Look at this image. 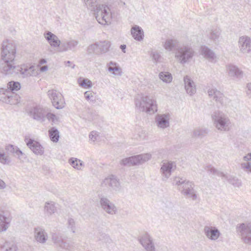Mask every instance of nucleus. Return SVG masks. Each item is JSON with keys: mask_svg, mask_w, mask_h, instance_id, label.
Returning <instances> with one entry per match:
<instances>
[{"mask_svg": "<svg viewBox=\"0 0 251 251\" xmlns=\"http://www.w3.org/2000/svg\"><path fill=\"white\" fill-rule=\"evenodd\" d=\"M35 67L31 66L29 67L27 66H20V71H18V75L20 74L23 77L32 75H36L37 72L36 71Z\"/></svg>", "mask_w": 251, "mask_h": 251, "instance_id": "c85d7f7f", "label": "nucleus"}, {"mask_svg": "<svg viewBox=\"0 0 251 251\" xmlns=\"http://www.w3.org/2000/svg\"><path fill=\"white\" fill-rule=\"evenodd\" d=\"M207 93L210 98L213 99L217 104L226 107H229L231 109H236L238 106V102L235 100H231L225 97L222 93L218 90L216 88H209Z\"/></svg>", "mask_w": 251, "mask_h": 251, "instance_id": "7ed1b4c3", "label": "nucleus"}, {"mask_svg": "<svg viewBox=\"0 0 251 251\" xmlns=\"http://www.w3.org/2000/svg\"><path fill=\"white\" fill-rule=\"evenodd\" d=\"M133 38L136 41H141L144 39V31L141 27L137 25L133 26L130 30Z\"/></svg>", "mask_w": 251, "mask_h": 251, "instance_id": "c756f323", "label": "nucleus"}, {"mask_svg": "<svg viewBox=\"0 0 251 251\" xmlns=\"http://www.w3.org/2000/svg\"><path fill=\"white\" fill-rule=\"evenodd\" d=\"M203 232L205 236L212 241L217 240L221 235L219 230L216 227L211 226H205Z\"/></svg>", "mask_w": 251, "mask_h": 251, "instance_id": "a211bd4d", "label": "nucleus"}, {"mask_svg": "<svg viewBox=\"0 0 251 251\" xmlns=\"http://www.w3.org/2000/svg\"><path fill=\"white\" fill-rule=\"evenodd\" d=\"M194 184L192 182L187 180L179 191L183 195L191 198L193 200H196L197 196L194 189Z\"/></svg>", "mask_w": 251, "mask_h": 251, "instance_id": "dca6fc26", "label": "nucleus"}, {"mask_svg": "<svg viewBox=\"0 0 251 251\" xmlns=\"http://www.w3.org/2000/svg\"><path fill=\"white\" fill-rule=\"evenodd\" d=\"M52 240L57 246L59 247L63 239L61 234L54 233L52 234Z\"/></svg>", "mask_w": 251, "mask_h": 251, "instance_id": "09e8293b", "label": "nucleus"}, {"mask_svg": "<svg viewBox=\"0 0 251 251\" xmlns=\"http://www.w3.org/2000/svg\"><path fill=\"white\" fill-rule=\"evenodd\" d=\"M147 132L146 131L141 127H137L135 128L133 137L138 140H145L147 139Z\"/></svg>", "mask_w": 251, "mask_h": 251, "instance_id": "2f4dec72", "label": "nucleus"}, {"mask_svg": "<svg viewBox=\"0 0 251 251\" xmlns=\"http://www.w3.org/2000/svg\"><path fill=\"white\" fill-rule=\"evenodd\" d=\"M34 238L35 241L42 244H45L48 239V235L45 229L42 226L34 228Z\"/></svg>", "mask_w": 251, "mask_h": 251, "instance_id": "f3484780", "label": "nucleus"}, {"mask_svg": "<svg viewBox=\"0 0 251 251\" xmlns=\"http://www.w3.org/2000/svg\"><path fill=\"white\" fill-rule=\"evenodd\" d=\"M48 95L51 100L52 105L57 109H62L65 105L64 99L61 93L55 90L48 91Z\"/></svg>", "mask_w": 251, "mask_h": 251, "instance_id": "9d476101", "label": "nucleus"}, {"mask_svg": "<svg viewBox=\"0 0 251 251\" xmlns=\"http://www.w3.org/2000/svg\"><path fill=\"white\" fill-rule=\"evenodd\" d=\"M17 96L7 89H0V100L6 103L15 104L18 102Z\"/></svg>", "mask_w": 251, "mask_h": 251, "instance_id": "ddd939ff", "label": "nucleus"}, {"mask_svg": "<svg viewBox=\"0 0 251 251\" xmlns=\"http://www.w3.org/2000/svg\"><path fill=\"white\" fill-rule=\"evenodd\" d=\"M221 176L225 178H226L228 182L232 184L234 187L239 188L242 185L241 180L238 179L236 176H229L223 174V173H220Z\"/></svg>", "mask_w": 251, "mask_h": 251, "instance_id": "72a5a7b5", "label": "nucleus"}, {"mask_svg": "<svg viewBox=\"0 0 251 251\" xmlns=\"http://www.w3.org/2000/svg\"><path fill=\"white\" fill-rule=\"evenodd\" d=\"M184 87L187 93L190 96L194 95L196 92V86L195 82L190 76L186 75L183 78Z\"/></svg>", "mask_w": 251, "mask_h": 251, "instance_id": "b1692460", "label": "nucleus"}, {"mask_svg": "<svg viewBox=\"0 0 251 251\" xmlns=\"http://www.w3.org/2000/svg\"><path fill=\"white\" fill-rule=\"evenodd\" d=\"M78 44V41L74 39H70L63 41L61 43L59 48V51L65 52L69 50H74Z\"/></svg>", "mask_w": 251, "mask_h": 251, "instance_id": "bb28decb", "label": "nucleus"}, {"mask_svg": "<svg viewBox=\"0 0 251 251\" xmlns=\"http://www.w3.org/2000/svg\"><path fill=\"white\" fill-rule=\"evenodd\" d=\"M159 78L163 82L169 83L172 82L173 76L171 73L167 72H162L159 73Z\"/></svg>", "mask_w": 251, "mask_h": 251, "instance_id": "79ce46f5", "label": "nucleus"}, {"mask_svg": "<svg viewBox=\"0 0 251 251\" xmlns=\"http://www.w3.org/2000/svg\"><path fill=\"white\" fill-rule=\"evenodd\" d=\"M244 160L246 161L251 160V153H249L244 157Z\"/></svg>", "mask_w": 251, "mask_h": 251, "instance_id": "e2e57ef3", "label": "nucleus"}, {"mask_svg": "<svg viewBox=\"0 0 251 251\" xmlns=\"http://www.w3.org/2000/svg\"><path fill=\"white\" fill-rule=\"evenodd\" d=\"M238 231L242 241L248 245H251V223H245L240 224Z\"/></svg>", "mask_w": 251, "mask_h": 251, "instance_id": "9b49d317", "label": "nucleus"}, {"mask_svg": "<svg viewBox=\"0 0 251 251\" xmlns=\"http://www.w3.org/2000/svg\"><path fill=\"white\" fill-rule=\"evenodd\" d=\"M174 206L173 203L171 201H167V207L168 208H172Z\"/></svg>", "mask_w": 251, "mask_h": 251, "instance_id": "338daca9", "label": "nucleus"}, {"mask_svg": "<svg viewBox=\"0 0 251 251\" xmlns=\"http://www.w3.org/2000/svg\"><path fill=\"white\" fill-rule=\"evenodd\" d=\"M59 247L66 250H70L72 248V245L69 242H65L63 240Z\"/></svg>", "mask_w": 251, "mask_h": 251, "instance_id": "6e6d98bb", "label": "nucleus"}, {"mask_svg": "<svg viewBox=\"0 0 251 251\" xmlns=\"http://www.w3.org/2000/svg\"><path fill=\"white\" fill-rule=\"evenodd\" d=\"M48 66L46 65L40 67V70L41 72H43L46 71L48 70Z\"/></svg>", "mask_w": 251, "mask_h": 251, "instance_id": "0e129e2a", "label": "nucleus"}, {"mask_svg": "<svg viewBox=\"0 0 251 251\" xmlns=\"http://www.w3.org/2000/svg\"><path fill=\"white\" fill-rule=\"evenodd\" d=\"M84 1L87 8L94 11L96 19L99 24L105 25L111 23L112 14L111 9L107 5L97 4L96 0H84Z\"/></svg>", "mask_w": 251, "mask_h": 251, "instance_id": "f257e3e1", "label": "nucleus"}, {"mask_svg": "<svg viewBox=\"0 0 251 251\" xmlns=\"http://www.w3.org/2000/svg\"><path fill=\"white\" fill-rule=\"evenodd\" d=\"M48 108L40 105L33 106L29 109V116L34 120L43 123L46 120Z\"/></svg>", "mask_w": 251, "mask_h": 251, "instance_id": "1a4fd4ad", "label": "nucleus"}, {"mask_svg": "<svg viewBox=\"0 0 251 251\" xmlns=\"http://www.w3.org/2000/svg\"><path fill=\"white\" fill-rule=\"evenodd\" d=\"M176 40L173 39H168L163 44V47L165 50L168 51H172L175 50L176 51V49L179 46L177 45Z\"/></svg>", "mask_w": 251, "mask_h": 251, "instance_id": "e433bc0d", "label": "nucleus"}, {"mask_svg": "<svg viewBox=\"0 0 251 251\" xmlns=\"http://www.w3.org/2000/svg\"><path fill=\"white\" fill-rule=\"evenodd\" d=\"M7 87V89L12 94H15V91H17L21 88V84L18 82L11 81L8 83Z\"/></svg>", "mask_w": 251, "mask_h": 251, "instance_id": "a19ab883", "label": "nucleus"}, {"mask_svg": "<svg viewBox=\"0 0 251 251\" xmlns=\"http://www.w3.org/2000/svg\"><path fill=\"white\" fill-rule=\"evenodd\" d=\"M48 132L50 140L53 142H57L59 138V132L58 129L55 127H52Z\"/></svg>", "mask_w": 251, "mask_h": 251, "instance_id": "4c0bfd02", "label": "nucleus"}, {"mask_svg": "<svg viewBox=\"0 0 251 251\" xmlns=\"http://www.w3.org/2000/svg\"><path fill=\"white\" fill-rule=\"evenodd\" d=\"M186 180L183 177L175 176L173 178L172 183L174 185L176 186L177 189L179 191Z\"/></svg>", "mask_w": 251, "mask_h": 251, "instance_id": "37998d69", "label": "nucleus"}, {"mask_svg": "<svg viewBox=\"0 0 251 251\" xmlns=\"http://www.w3.org/2000/svg\"><path fill=\"white\" fill-rule=\"evenodd\" d=\"M6 187L5 183L1 179H0V189H4Z\"/></svg>", "mask_w": 251, "mask_h": 251, "instance_id": "680f3d73", "label": "nucleus"}, {"mask_svg": "<svg viewBox=\"0 0 251 251\" xmlns=\"http://www.w3.org/2000/svg\"><path fill=\"white\" fill-rule=\"evenodd\" d=\"M98 136V133L95 131L91 132L89 135L90 140L93 142H95L97 140Z\"/></svg>", "mask_w": 251, "mask_h": 251, "instance_id": "13d9d810", "label": "nucleus"}, {"mask_svg": "<svg viewBox=\"0 0 251 251\" xmlns=\"http://www.w3.org/2000/svg\"><path fill=\"white\" fill-rule=\"evenodd\" d=\"M238 47L241 52L246 54L251 52V39L248 36L240 37Z\"/></svg>", "mask_w": 251, "mask_h": 251, "instance_id": "aec40b11", "label": "nucleus"}, {"mask_svg": "<svg viewBox=\"0 0 251 251\" xmlns=\"http://www.w3.org/2000/svg\"><path fill=\"white\" fill-rule=\"evenodd\" d=\"M16 53V45L11 41H3L1 47V59L14 60Z\"/></svg>", "mask_w": 251, "mask_h": 251, "instance_id": "0eeeda50", "label": "nucleus"}, {"mask_svg": "<svg viewBox=\"0 0 251 251\" xmlns=\"http://www.w3.org/2000/svg\"><path fill=\"white\" fill-rule=\"evenodd\" d=\"M3 214V211H0V232L5 231L9 226V222Z\"/></svg>", "mask_w": 251, "mask_h": 251, "instance_id": "c9c22d12", "label": "nucleus"}, {"mask_svg": "<svg viewBox=\"0 0 251 251\" xmlns=\"http://www.w3.org/2000/svg\"><path fill=\"white\" fill-rule=\"evenodd\" d=\"M174 168H176L175 162L167 161L162 163L160 172L163 181H166L171 176Z\"/></svg>", "mask_w": 251, "mask_h": 251, "instance_id": "4468645a", "label": "nucleus"}, {"mask_svg": "<svg viewBox=\"0 0 251 251\" xmlns=\"http://www.w3.org/2000/svg\"><path fill=\"white\" fill-rule=\"evenodd\" d=\"M70 164L75 169L80 170L83 165V162L80 160L75 158H71L69 159Z\"/></svg>", "mask_w": 251, "mask_h": 251, "instance_id": "a18cd8bd", "label": "nucleus"}, {"mask_svg": "<svg viewBox=\"0 0 251 251\" xmlns=\"http://www.w3.org/2000/svg\"><path fill=\"white\" fill-rule=\"evenodd\" d=\"M151 56L155 62L157 63L161 61V56L157 51L152 52Z\"/></svg>", "mask_w": 251, "mask_h": 251, "instance_id": "864d4df0", "label": "nucleus"}, {"mask_svg": "<svg viewBox=\"0 0 251 251\" xmlns=\"http://www.w3.org/2000/svg\"><path fill=\"white\" fill-rule=\"evenodd\" d=\"M208 133V129L204 126H199L195 128L192 132V136L195 138L201 139Z\"/></svg>", "mask_w": 251, "mask_h": 251, "instance_id": "7c9ffc66", "label": "nucleus"}, {"mask_svg": "<svg viewBox=\"0 0 251 251\" xmlns=\"http://www.w3.org/2000/svg\"><path fill=\"white\" fill-rule=\"evenodd\" d=\"M139 242L146 251H155V248L152 237L148 233L143 235Z\"/></svg>", "mask_w": 251, "mask_h": 251, "instance_id": "6ab92c4d", "label": "nucleus"}, {"mask_svg": "<svg viewBox=\"0 0 251 251\" xmlns=\"http://www.w3.org/2000/svg\"><path fill=\"white\" fill-rule=\"evenodd\" d=\"M100 48V53H103L107 52L110 47V43L107 41L100 42L98 43Z\"/></svg>", "mask_w": 251, "mask_h": 251, "instance_id": "c03bdc74", "label": "nucleus"}, {"mask_svg": "<svg viewBox=\"0 0 251 251\" xmlns=\"http://www.w3.org/2000/svg\"><path fill=\"white\" fill-rule=\"evenodd\" d=\"M108 70L109 72H112L113 74L114 75L121 76L122 74L121 68L119 65H116L115 67L109 66Z\"/></svg>", "mask_w": 251, "mask_h": 251, "instance_id": "3c124183", "label": "nucleus"}, {"mask_svg": "<svg viewBox=\"0 0 251 251\" xmlns=\"http://www.w3.org/2000/svg\"><path fill=\"white\" fill-rule=\"evenodd\" d=\"M201 55L206 59L211 62L216 61L217 57L214 52L209 48L205 46H202L201 48Z\"/></svg>", "mask_w": 251, "mask_h": 251, "instance_id": "cd10ccee", "label": "nucleus"}, {"mask_svg": "<svg viewBox=\"0 0 251 251\" xmlns=\"http://www.w3.org/2000/svg\"><path fill=\"white\" fill-rule=\"evenodd\" d=\"M120 48L122 49V51L124 52H126V46L125 45H122L120 46Z\"/></svg>", "mask_w": 251, "mask_h": 251, "instance_id": "774afa93", "label": "nucleus"}, {"mask_svg": "<svg viewBox=\"0 0 251 251\" xmlns=\"http://www.w3.org/2000/svg\"><path fill=\"white\" fill-rule=\"evenodd\" d=\"M14 60H0V72L4 75H18L20 71V66H16L13 63Z\"/></svg>", "mask_w": 251, "mask_h": 251, "instance_id": "6e6552de", "label": "nucleus"}, {"mask_svg": "<svg viewBox=\"0 0 251 251\" xmlns=\"http://www.w3.org/2000/svg\"><path fill=\"white\" fill-rule=\"evenodd\" d=\"M77 83L79 85L85 89H89L92 87V83L88 78L80 77L77 79Z\"/></svg>", "mask_w": 251, "mask_h": 251, "instance_id": "58836bf2", "label": "nucleus"}, {"mask_svg": "<svg viewBox=\"0 0 251 251\" xmlns=\"http://www.w3.org/2000/svg\"><path fill=\"white\" fill-rule=\"evenodd\" d=\"M44 37L49 45L53 48L60 47L61 42L58 37L50 31H48L44 33Z\"/></svg>", "mask_w": 251, "mask_h": 251, "instance_id": "4be33fe9", "label": "nucleus"}, {"mask_svg": "<svg viewBox=\"0 0 251 251\" xmlns=\"http://www.w3.org/2000/svg\"><path fill=\"white\" fill-rule=\"evenodd\" d=\"M151 154L150 153L132 156L121 160L120 164L122 166L129 167L140 165L150 160L151 158Z\"/></svg>", "mask_w": 251, "mask_h": 251, "instance_id": "423d86ee", "label": "nucleus"}, {"mask_svg": "<svg viewBox=\"0 0 251 251\" xmlns=\"http://www.w3.org/2000/svg\"><path fill=\"white\" fill-rule=\"evenodd\" d=\"M75 222L72 218H69L68 220V228L70 229L73 233L75 232Z\"/></svg>", "mask_w": 251, "mask_h": 251, "instance_id": "603ef678", "label": "nucleus"}, {"mask_svg": "<svg viewBox=\"0 0 251 251\" xmlns=\"http://www.w3.org/2000/svg\"><path fill=\"white\" fill-rule=\"evenodd\" d=\"M100 204L102 209L106 213L114 215L117 213L118 209L115 204L107 197L101 196L100 198Z\"/></svg>", "mask_w": 251, "mask_h": 251, "instance_id": "f8f14e48", "label": "nucleus"}, {"mask_svg": "<svg viewBox=\"0 0 251 251\" xmlns=\"http://www.w3.org/2000/svg\"><path fill=\"white\" fill-rule=\"evenodd\" d=\"M47 119L49 122H51L52 125L57 124L59 123V118L57 117L55 114L50 113L48 111L47 112V115H46V119Z\"/></svg>", "mask_w": 251, "mask_h": 251, "instance_id": "49530a36", "label": "nucleus"}, {"mask_svg": "<svg viewBox=\"0 0 251 251\" xmlns=\"http://www.w3.org/2000/svg\"><path fill=\"white\" fill-rule=\"evenodd\" d=\"M87 51L89 53L100 54L98 43H96L89 46L87 48Z\"/></svg>", "mask_w": 251, "mask_h": 251, "instance_id": "de8ad7c7", "label": "nucleus"}, {"mask_svg": "<svg viewBox=\"0 0 251 251\" xmlns=\"http://www.w3.org/2000/svg\"><path fill=\"white\" fill-rule=\"evenodd\" d=\"M6 151L9 153H12L18 157L23 154L22 151L16 146L12 145H8L5 147Z\"/></svg>", "mask_w": 251, "mask_h": 251, "instance_id": "ea45409f", "label": "nucleus"}, {"mask_svg": "<svg viewBox=\"0 0 251 251\" xmlns=\"http://www.w3.org/2000/svg\"><path fill=\"white\" fill-rule=\"evenodd\" d=\"M136 107L140 111L149 114L157 111V105L155 99L151 96H142L136 98Z\"/></svg>", "mask_w": 251, "mask_h": 251, "instance_id": "f03ea898", "label": "nucleus"}, {"mask_svg": "<svg viewBox=\"0 0 251 251\" xmlns=\"http://www.w3.org/2000/svg\"><path fill=\"white\" fill-rule=\"evenodd\" d=\"M26 143L28 147L35 154L41 155L44 154V149L39 142L30 139Z\"/></svg>", "mask_w": 251, "mask_h": 251, "instance_id": "5701e85b", "label": "nucleus"}, {"mask_svg": "<svg viewBox=\"0 0 251 251\" xmlns=\"http://www.w3.org/2000/svg\"><path fill=\"white\" fill-rule=\"evenodd\" d=\"M241 168L245 171L251 173V162H247L242 163Z\"/></svg>", "mask_w": 251, "mask_h": 251, "instance_id": "4d7b16f0", "label": "nucleus"}, {"mask_svg": "<svg viewBox=\"0 0 251 251\" xmlns=\"http://www.w3.org/2000/svg\"><path fill=\"white\" fill-rule=\"evenodd\" d=\"M226 71L228 76L233 78H239L242 77L243 72L238 67L232 64L226 66Z\"/></svg>", "mask_w": 251, "mask_h": 251, "instance_id": "393cba45", "label": "nucleus"}, {"mask_svg": "<svg viewBox=\"0 0 251 251\" xmlns=\"http://www.w3.org/2000/svg\"><path fill=\"white\" fill-rule=\"evenodd\" d=\"M10 159L2 150H0V163L2 164H9Z\"/></svg>", "mask_w": 251, "mask_h": 251, "instance_id": "8fccbe9b", "label": "nucleus"}, {"mask_svg": "<svg viewBox=\"0 0 251 251\" xmlns=\"http://www.w3.org/2000/svg\"><path fill=\"white\" fill-rule=\"evenodd\" d=\"M102 185H108L112 189L115 191H119L121 190V185L119 180L116 176L111 175L105 178L102 183Z\"/></svg>", "mask_w": 251, "mask_h": 251, "instance_id": "412c9836", "label": "nucleus"}, {"mask_svg": "<svg viewBox=\"0 0 251 251\" xmlns=\"http://www.w3.org/2000/svg\"><path fill=\"white\" fill-rule=\"evenodd\" d=\"M107 65L109 66H112V67H115L116 66V65H118L116 63V62H112V61H110L108 64Z\"/></svg>", "mask_w": 251, "mask_h": 251, "instance_id": "69168bd1", "label": "nucleus"}, {"mask_svg": "<svg viewBox=\"0 0 251 251\" xmlns=\"http://www.w3.org/2000/svg\"><path fill=\"white\" fill-rule=\"evenodd\" d=\"M171 114L169 113L158 114L155 117V123L158 128L165 129L170 126Z\"/></svg>", "mask_w": 251, "mask_h": 251, "instance_id": "2eb2a0df", "label": "nucleus"}, {"mask_svg": "<svg viewBox=\"0 0 251 251\" xmlns=\"http://www.w3.org/2000/svg\"><path fill=\"white\" fill-rule=\"evenodd\" d=\"M221 32L222 31L219 27H213L207 33V36L215 44L218 45L222 39Z\"/></svg>", "mask_w": 251, "mask_h": 251, "instance_id": "a878e982", "label": "nucleus"}, {"mask_svg": "<svg viewBox=\"0 0 251 251\" xmlns=\"http://www.w3.org/2000/svg\"><path fill=\"white\" fill-rule=\"evenodd\" d=\"M207 171L210 174L219 175V173L213 167L208 166L207 168Z\"/></svg>", "mask_w": 251, "mask_h": 251, "instance_id": "bf43d9fd", "label": "nucleus"}, {"mask_svg": "<svg viewBox=\"0 0 251 251\" xmlns=\"http://www.w3.org/2000/svg\"><path fill=\"white\" fill-rule=\"evenodd\" d=\"M195 55V51L189 45H182L177 47L175 51V58L180 64L189 63Z\"/></svg>", "mask_w": 251, "mask_h": 251, "instance_id": "20e7f679", "label": "nucleus"}, {"mask_svg": "<svg viewBox=\"0 0 251 251\" xmlns=\"http://www.w3.org/2000/svg\"><path fill=\"white\" fill-rule=\"evenodd\" d=\"M3 251H17L18 246L13 241H6L0 247Z\"/></svg>", "mask_w": 251, "mask_h": 251, "instance_id": "473e14b6", "label": "nucleus"}, {"mask_svg": "<svg viewBox=\"0 0 251 251\" xmlns=\"http://www.w3.org/2000/svg\"><path fill=\"white\" fill-rule=\"evenodd\" d=\"M213 125L220 131H229L232 126L229 118L226 115L220 112H215L212 116Z\"/></svg>", "mask_w": 251, "mask_h": 251, "instance_id": "39448f33", "label": "nucleus"}, {"mask_svg": "<svg viewBox=\"0 0 251 251\" xmlns=\"http://www.w3.org/2000/svg\"><path fill=\"white\" fill-rule=\"evenodd\" d=\"M84 97L88 101H93L95 100V97L91 91H86L84 94Z\"/></svg>", "mask_w": 251, "mask_h": 251, "instance_id": "5fc2aeb1", "label": "nucleus"}, {"mask_svg": "<svg viewBox=\"0 0 251 251\" xmlns=\"http://www.w3.org/2000/svg\"><path fill=\"white\" fill-rule=\"evenodd\" d=\"M56 211L55 203L53 201L46 202L44 205L45 214L48 216H51Z\"/></svg>", "mask_w": 251, "mask_h": 251, "instance_id": "f704fd0d", "label": "nucleus"}, {"mask_svg": "<svg viewBox=\"0 0 251 251\" xmlns=\"http://www.w3.org/2000/svg\"><path fill=\"white\" fill-rule=\"evenodd\" d=\"M247 94L249 97H251V83H248L247 85Z\"/></svg>", "mask_w": 251, "mask_h": 251, "instance_id": "052dcab7", "label": "nucleus"}]
</instances>
